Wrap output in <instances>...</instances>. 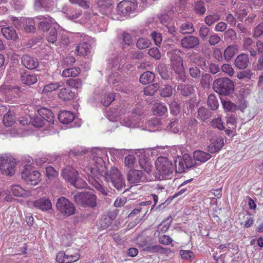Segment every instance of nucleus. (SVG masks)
<instances>
[{
	"label": "nucleus",
	"instance_id": "e2e57ef3",
	"mask_svg": "<svg viewBox=\"0 0 263 263\" xmlns=\"http://www.w3.org/2000/svg\"><path fill=\"white\" fill-rule=\"evenodd\" d=\"M221 69L223 72L228 74L229 76H232L234 74V70L232 66L229 64H223L221 66Z\"/></svg>",
	"mask_w": 263,
	"mask_h": 263
},
{
	"label": "nucleus",
	"instance_id": "58836bf2",
	"mask_svg": "<svg viewBox=\"0 0 263 263\" xmlns=\"http://www.w3.org/2000/svg\"><path fill=\"white\" fill-rule=\"evenodd\" d=\"M159 88V85L157 83L148 85L144 89V93L146 96H153Z\"/></svg>",
	"mask_w": 263,
	"mask_h": 263
},
{
	"label": "nucleus",
	"instance_id": "c85d7f7f",
	"mask_svg": "<svg viewBox=\"0 0 263 263\" xmlns=\"http://www.w3.org/2000/svg\"><path fill=\"white\" fill-rule=\"evenodd\" d=\"M179 31L182 34H191L195 32V28L192 23L186 22L181 25Z\"/></svg>",
	"mask_w": 263,
	"mask_h": 263
},
{
	"label": "nucleus",
	"instance_id": "ea45409f",
	"mask_svg": "<svg viewBox=\"0 0 263 263\" xmlns=\"http://www.w3.org/2000/svg\"><path fill=\"white\" fill-rule=\"evenodd\" d=\"M167 129L174 133H178L180 131L178 121L176 119H173L171 120L168 125L167 126Z\"/></svg>",
	"mask_w": 263,
	"mask_h": 263
},
{
	"label": "nucleus",
	"instance_id": "bb28decb",
	"mask_svg": "<svg viewBox=\"0 0 263 263\" xmlns=\"http://www.w3.org/2000/svg\"><path fill=\"white\" fill-rule=\"evenodd\" d=\"M15 114L11 111H8L3 117V123L6 127L12 126L15 122Z\"/></svg>",
	"mask_w": 263,
	"mask_h": 263
},
{
	"label": "nucleus",
	"instance_id": "ddd939ff",
	"mask_svg": "<svg viewBox=\"0 0 263 263\" xmlns=\"http://www.w3.org/2000/svg\"><path fill=\"white\" fill-rule=\"evenodd\" d=\"M34 20L40 21L38 25L39 30L46 31L49 30L50 26L54 23V20L49 15H39L34 17Z\"/></svg>",
	"mask_w": 263,
	"mask_h": 263
},
{
	"label": "nucleus",
	"instance_id": "0eeeda50",
	"mask_svg": "<svg viewBox=\"0 0 263 263\" xmlns=\"http://www.w3.org/2000/svg\"><path fill=\"white\" fill-rule=\"evenodd\" d=\"M56 206L57 210L65 216H70L75 213L76 208L73 204L65 197L59 198L56 203Z\"/></svg>",
	"mask_w": 263,
	"mask_h": 263
},
{
	"label": "nucleus",
	"instance_id": "69168bd1",
	"mask_svg": "<svg viewBox=\"0 0 263 263\" xmlns=\"http://www.w3.org/2000/svg\"><path fill=\"white\" fill-rule=\"evenodd\" d=\"M57 31L55 28L51 29L49 35L48 36V41L51 43H54L57 41Z\"/></svg>",
	"mask_w": 263,
	"mask_h": 263
},
{
	"label": "nucleus",
	"instance_id": "79ce46f5",
	"mask_svg": "<svg viewBox=\"0 0 263 263\" xmlns=\"http://www.w3.org/2000/svg\"><path fill=\"white\" fill-rule=\"evenodd\" d=\"M222 106L226 111L233 112L237 109V106L229 100H222Z\"/></svg>",
	"mask_w": 263,
	"mask_h": 263
},
{
	"label": "nucleus",
	"instance_id": "9d476101",
	"mask_svg": "<svg viewBox=\"0 0 263 263\" xmlns=\"http://www.w3.org/2000/svg\"><path fill=\"white\" fill-rule=\"evenodd\" d=\"M136 5L130 1H122L117 6V12L122 15L131 14L136 9Z\"/></svg>",
	"mask_w": 263,
	"mask_h": 263
},
{
	"label": "nucleus",
	"instance_id": "774afa93",
	"mask_svg": "<svg viewBox=\"0 0 263 263\" xmlns=\"http://www.w3.org/2000/svg\"><path fill=\"white\" fill-rule=\"evenodd\" d=\"M263 34V23L258 24L254 30V36L258 37Z\"/></svg>",
	"mask_w": 263,
	"mask_h": 263
},
{
	"label": "nucleus",
	"instance_id": "bf43d9fd",
	"mask_svg": "<svg viewBox=\"0 0 263 263\" xmlns=\"http://www.w3.org/2000/svg\"><path fill=\"white\" fill-rule=\"evenodd\" d=\"M122 36V41L125 44V45L130 46L133 44V39L128 33L126 32H123Z\"/></svg>",
	"mask_w": 263,
	"mask_h": 263
},
{
	"label": "nucleus",
	"instance_id": "49530a36",
	"mask_svg": "<svg viewBox=\"0 0 263 263\" xmlns=\"http://www.w3.org/2000/svg\"><path fill=\"white\" fill-rule=\"evenodd\" d=\"M36 20H34V17L33 18H28L27 20V23H28V24H27L24 27V30L27 32H33L35 30V27L34 26V24Z\"/></svg>",
	"mask_w": 263,
	"mask_h": 263
},
{
	"label": "nucleus",
	"instance_id": "72a5a7b5",
	"mask_svg": "<svg viewBox=\"0 0 263 263\" xmlns=\"http://www.w3.org/2000/svg\"><path fill=\"white\" fill-rule=\"evenodd\" d=\"M80 72V69L78 67L67 68L63 71L62 76L64 78H68L70 77H76L79 75Z\"/></svg>",
	"mask_w": 263,
	"mask_h": 263
},
{
	"label": "nucleus",
	"instance_id": "603ef678",
	"mask_svg": "<svg viewBox=\"0 0 263 263\" xmlns=\"http://www.w3.org/2000/svg\"><path fill=\"white\" fill-rule=\"evenodd\" d=\"M210 29L207 26L204 25H202L199 31V34L200 37L202 39L204 40L209 35Z\"/></svg>",
	"mask_w": 263,
	"mask_h": 263
},
{
	"label": "nucleus",
	"instance_id": "dca6fc26",
	"mask_svg": "<svg viewBox=\"0 0 263 263\" xmlns=\"http://www.w3.org/2000/svg\"><path fill=\"white\" fill-rule=\"evenodd\" d=\"M22 63L27 68L33 69L39 65L37 59L29 55H24L22 58Z\"/></svg>",
	"mask_w": 263,
	"mask_h": 263
},
{
	"label": "nucleus",
	"instance_id": "393cba45",
	"mask_svg": "<svg viewBox=\"0 0 263 263\" xmlns=\"http://www.w3.org/2000/svg\"><path fill=\"white\" fill-rule=\"evenodd\" d=\"M238 47L236 45L228 46L224 50V58L227 61H230L231 59L238 52Z\"/></svg>",
	"mask_w": 263,
	"mask_h": 263
},
{
	"label": "nucleus",
	"instance_id": "8fccbe9b",
	"mask_svg": "<svg viewBox=\"0 0 263 263\" xmlns=\"http://www.w3.org/2000/svg\"><path fill=\"white\" fill-rule=\"evenodd\" d=\"M158 241L160 243L166 246L172 244L173 239L167 235H162L159 236Z\"/></svg>",
	"mask_w": 263,
	"mask_h": 263
},
{
	"label": "nucleus",
	"instance_id": "f704fd0d",
	"mask_svg": "<svg viewBox=\"0 0 263 263\" xmlns=\"http://www.w3.org/2000/svg\"><path fill=\"white\" fill-rule=\"evenodd\" d=\"M197 117L202 121L209 119L212 116V112L208 109L201 107L198 110Z\"/></svg>",
	"mask_w": 263,
	"mask_h": 263
},
{
	"label": "nucleus",
	"instance_id": "473e14b6",
	"mask_svg": "<svg viewBox=\"0 0 263 263\" xmlns=\"http://www.w3.org/2000/svg\"><path fill=\"white\" fill-rule=\"evenodd\" d=\"M153 112L159 116L163 115L167 111L166 106L160 103H156L153 105L152 108Z\"/></svg>",
	"mask_w": 263,
	"mask_h": 263
},
{
	"label": "nucleus",
	"instance_id": "4468645a",
	"mask_svg": "<svg viewBox=\"0 0 263 263\" xmlns=\"http://www.w3.org/2000/svg\"><path fill=\"white\" fill-rule=\"evenodd\" d=\"M172 67L175 72L178 74V79L182 82L186 81L183 61L180 58L172 61Z\"/></svg>",
	"mask_w": 263,
	"mask_h": 263
},
{
	"label": "nucleus",
	"instance_id": "1a4fd4ad",
	"mask_svg": "<svg viewBox=\"0 0 263 263\" xmlns=\"http://www.w3.org/2000/svg\"><path fill=\"white\" fill-rule=\"evenodd\" d=\"M127 179L130 183L145 182L148 181V179L142 171L137 170H130L127 174Z\"/></svg>",
	"mask_w": 263,
	"mask_h": 263
},
{
	"label": "nucleus",
	"instance_id": "39448f33",
	"mask_svg": "<svg viewBox=\"0 0 263 263\" xmlns=\"http://www.w3.org/2000/svg\"><path fill=\"white\" fill-rule=\"evenodd\" d=\"M156 167L160 175L166 177L171 175L174 170V167L171 161L165 157L158 158L155 162Z\"/></svg>",
	"mask_w": 263,
	"mask_h": 263
},
{
	"label": "nucleus",
	"instance_id": "6ab92c4d",
	"mask_svg": "<svg viewBox=\"0 0 263 263\" xmlns=\"http://www.w3.org/2000/svg\"><path fill=\"white\" fill-rule=\"evenodd\" d=\"M58 119L63 124H68L71 122L74 119V115L69 111H61L59 114Z\"/></svg>",
	"mask_w": 263,
	"mask_h": 263
},
{
	"label": "nucleus",
	"instance_id": "f3484780",
	"mask_svg": "<svg viewBox=\"0 0 263 263\" xmlns=\"http://www.w3.org/2000/svg\"><path fill=\"white\" fill-rule=\"evenodd\" d=\"M249 61L248 55L245 53H241L236 58L235 65L239 69H244L248 66Z\"/></svg>",
	"mask_w": 263,
	"mask_h": 263
},
{
	"label": "nucleus",
	"instance_id": "3c124183",
	"mask_svg": "<svg viewBox=\"0 0 263 263\" xmlns=\"http://www.w3.org/2000/svg\"><path fill=\"white\" fill-rule=\"evenodd\" d=\"M66 83L74 88H76L77 89H79L81 88L82 85V82L80 79H70L69 80H67L66 82Z\"/></svg>",
	"mask_w": 263,
	"mask_h": 263
},
{
	"label": "nucleus",
	"instance_id": "6e6d98bb",
	"mask_svg": "<svg viewBox=\"0 0 263 263\" xmlns=\"http://www.w3.org/2000/svg\"><path fill=\"white\" fill-rule=\"evenodd\" d=\"M183 158L186 168H191L194 165V162L189 155L184 154L183 156Z\"/></svg>",
	"mask_w": 263,
	"mask_h": 263
},
{
	"label": "nucleus",
	"instance_id": "6e6552de",
	"mask_svg": "<svg viewBox=\"0 0 263 263\" xmlns=\"http://www.w3.org/2000/svg\"><path fill=\"white\" fill-rule=\"evenodd\" d=\"M15 162L12 158L0 156V172L7 176H11L14 173Z\"/></svg>",
	"mask_w": 263,
	"mask_h": 263
},
{
	"label": "nucleus",
	"instance_id": "37998d69",
	"mask_svg": "<svg viewBox=\"0 0 263 263\" xmlns=\"http://www.w3.org/2000/svg\"><path fill=\"white\" fill-rule=\"evenodd\" d=\"M151 43L149 40L146 38H140L138 40L136 45L139 49H143L148 47Z\"/></svg>",
	"mask_w": 263,
	"mask_h": 263
},
{
	"label": "nucleus",
	"instance_id": "9b49d317",
	"mask_svg": "<svg viewBox=\"0 0 263 263\" xmlns=\"http://www.w3.org/2000/svg\"><path fill=\"white\" fill-rule=\"evenodd\" d=\"M181 46L185 49H192L197 47L200 41L198 37L189 35L183 37L180 41Z\"/></svg>",
	"mask_w": 263,
	"mask_h": 263
},
{
	"label": "nucleus",
	"instance_id": "412c9836",
	"mask_svg": "<svg viewBox=\"0 0 263 263\" xmlns=\"http://www.w3.org/2000/svg\"><path fill=\"white\" fill-rule=\"evenodd\" d=\"M11 190L13 195L16 197H26L30 194L29 191L24 190L17 184L12 185Z\"/></svg>",
	"mask_w": 263,
	"mask_h": 263
},
{
	"label": "nucleus",
	"instance_id": "f03ea898",
	"mask_svg": "<svg viewBox=\"0 0 263 263\" xmlns=\"http://www.w3.org/2000/svg\"><path fill=\"white\" fill-rule=\"evenodd\" d=\"M61 175L64 180L78 189L85 188L86 182L80 178L78 172L71 166H67L62 170Z\"/></svg>",
	"mask_w": 263,
	"mask_h": 263
},
{
	"label": "nucleus",
	"instance_id": "5701e85b",
	"mask_svg": "<svg viewBox=\"0 0 263 263\" xmlns=\"http://www.w3.org/2000/svg\"><path fill=\"white\" fill-rule=\"evenodd\" d=\"M90 52V46L89 43L83 42L78 45L75 53L80 55H87Z\"/></svg>",
	"mask_w": 263,
	"mask_h": 263
},
{
	"label": "nucleus",
	"instance_id": "864d4df0",
	"mask_svg": "<svg viewBox=\"0 0 263 263\" xmlns=\"http://www.w3.org/2000/svg\"><path fill=\"white\" fill-rule=\"evenodd\" d=\"M148 53L150 57L156 60H159L161 57L159 50L156 47L151 48L149 50Z\"/></svg>",
	"mask_w": 263,
	"mask_h": 263
},
{
	"label": "nucleus",
	"instance_id": "4c0bfd02",
	"mask_svg": "<svg viewBox=\"0 0 263 263\" xmlns=\"http://www.w3.org/2000/svg\"><path fill=\"white\" fill-rule=\"evenodd\" d=\"M207 103L209 107L213 110H216L219 106V103L216 97L212 94L209 96Z\"/></svg>",
	"mask_w": 263,
	"mask_h": 263
},
{
	"label": "nucleus",
	"instance_id": "a211bd4d",
	"mask_svg": "<svg viewBox=\"0 0 263 263\" xmlns=\"http://www.w3.org/2000/svg\"><path fill=\"white\" fill-rule=\"evenodd\" d=\"M1 32L3 36L9 40L15 41L18 37L16 30L10 26L2 28L1 29Z\"/></svg>",
	"mask_w": 263,
	"mask_h": 263
},
{
	"label": "nucleus",
	"instance_id": "f257e3e1",
	"mask_svg": "<svg viewBox=\"0 0 263 263\" xmlns=\"http://www.w3.org/2000/svg\"><path fill=\"white\" fill-rule=\"evenodd\" d=\"M92 162L93 167H88L87 169L90 172L88 175L92 178L89 179V182L92 185L103 195H106L107 192L104 187L96 180L99 179L100 176H103L106 181L110 182L112 185L118 190H121L124 185V180L122 175L116 167H111L110 172L107 171L103 157L93 156Z\"/></svg>",
	"mask_w": 263,
	"mask_h": 263
},
{
	"label": "nucleus",
	"instance_id": "423d86ee",
	"mask_svg": "<svg viewBox=\"0 0 263 263\" xmlns=\"http://www.w3.org/2000/svg\"><path fill=\"white\" fill-rule=\"evenodd\" d=\"M40 173L32 170L31 165H26L21 173V178L27 184L35 185L40 181Z\"/></svg>",
	"mask_w": 263,
	"mask_h": 263
},
{
	"label": "nucleus",
	"instance_id": "c756f323",
	"mask_svg": "<svg viewBox=\"0 0 263 263\" xmlns=\"http://www.w3.org/2000/svg\"><path fill=\"white\" fill-rule=\"evenodd\" d=\"M177 89L180 92L182 95L187 97L194 92V88L191 85H183L180 84L178 85Z\"/></svg>",
	"mask_w": 263,
	"mask_h": 263
},
{
	"label": "nucleus",
	"instance_id": "2f4dec72",
	"mask_svg": "<svg viewBox=\"0 0 263 263\" xmlns=\"http://www.w3.org/2000/svg\"><path fill=\"white\" fill-rule=\"evenodd\" d=\"M97 6L99 8V11L102 13H104L110 10L111 0H98Z\"/></svg>",
	"mask_w": 263,
	"mask_h": 263
},
{
	"label": "nucleus",
	"instance_id": "7ed1b4c3",
	"mask_svg": "<svg viewBox=\"0 0 263 263\" xmlns=\"http://www.w3.org/2000/svg\"><path fill=\"white\" fill-rule=\"evenodd\" d=\"M213 87L219 95L227 96L233 92L234 85L233 81L229 78H222L214 82Z\"/></svg>",
	"mask_w": 263,
	"mask_h": 263
},
{
	"label": "nucleus",
	"instance_id": "de8ad7c7",
	"mask_svg": "<svg viewBox=\"0 0 263 263\" xmlns=\"http://www.w3.org/2000/svg\"><path fill=\"white\" fill-rule=\"evenodd\" d=\"M180 255L182 259L191 261L193 259L194 257V253L190 250H181Z\"/></svg>",
	"mask_w": 263,
	"mask_h": 263
},
{
	"label": "nucleus",
	"instance_id": "338daca9",
	"mask_svg": "<svg viewBox=\"0 0 263 263\" xmlns=\"http://www.w3.org/2000/svg\"><path fill=\"white\" fill-rule=\"evenodd\" d=\"M56 260L59 263H67L66 253L64 252H59L57 253Z\"/></svg>",
	"mask_w": 263,
	"mask_h": 263
},
{
	"label": "nucleus",
	"instance_id": "2eb2a0df",
	"mask_svg": "<svg viewBox=\"0 0 263 263\" xmlns=\"http://www.w3.org/2000/svg\"><path fill=\"white\" fill-rule=\"evenodd\" d=\"M33 205L35 208L44 212L48 211L52 209V203L50 200L45 197L33 201Z\"/></svg>",
	"mask_w": 263,
	"mask_h": 263
},
{
	"label": "nucleus",
	"instance_id": "09e8293b",
	"mask_svg": "<svg viewBox=\"0 0 263 263\" xmlns=\"http://www.w3.org/2000/svg\"><path fill=\"white\" fill-rule=\"evenodd\" d=\"M115 96L114 93L105 94L102 101L103 105L106 107L108 106L110 103L115 100Z\"/></svg>",
	"mask_w": 263,
	"mask_h": 263
},
{
	"label": "nucleus",
	"instance_id": "f8f14e48",
	"mask_svg": "<svg viewBox=\"0 0 263 263\" xmlns=\"http://www.w3.org/2000/svg\"><path fill=\"white\" fill-rule=\"evenodd\" d=\"M143 248L144 251L150 253H160L162 254H166L171 252L170 249L168 248H163L158 245H153L152 243L146 240L143 242V245H140Z\"/></svg>",
	"mask_w": 263,
	"mask_h": 263
},
{
	"label": "nucleus",
	"instance_id": "0e129e2a",
	"mask_svg": "<svg viewBox=\"0 0 263 263\" xmlns=\"http://www.w3.org/2000/svg\"><path fill=\"white\" fill-rule=\"evenodd\" d=\"M221 40L220 37L216 33L211 35L209 38V43L211 46L218 44Z\"/></svg>",
	"mask_w": 263,
	"mask_h": 263
},
{
	"label": "nucleus",
	"instance_id": "13d9d810",
	"mask_svg": "<svg viewBox=\"0 0 263 263\" xmlns=\"http://www.w3.org/2000/svg\"><path fill=\"white\" fill-rule=\"evenodd\" d=\"M211 125L212 126L217 128L220 130H222L224 128V126H223V123L222 122L220 118H217L213 120L211 122Z\"/></svg>",
	"mask_w": 263,
	"mask_h": 263
},
{
	"label": "nucleus",
	"instance_id": "052dcab7",
	"mask_svg": "<svg viewBox=\"0 0 263 263\" xmlns=\"http://www.w3.org/2000/svg\"><path fill=\"white\" fill-rule=\"evenodd\" d=\"M124 162L126 166L129 168L133 167L135 162V156L133 155H128L125 158Z\"/></svg>",
	"mask_w": 263,
	"mask_h": 263
},
{
	"label": "nucleus",
	"instance_id": "b1692460",
	"mask_svg": "<svg viewBox=\"0 0 263 263\" xmlns=\"http://www.w3.org/2000/svg\"><path fill=\"white\" fill-rule=\"evenodd\" d=\"M223 145V139L221 137L217 138L216 140L211 143L208 146L210 153H214L219 151Z\"/></svg>",
	"mask_w": 263,
	"mask_h": 263
},
{
	"label": "nucleus",
	"instance_id": "cd10ccee",
	"mask_svg": "<svg viewBox=\"0 0 263 263\" xmlns=\"http://www.w3.org/2000/svg\"><path fill=\"white\" fill-rule=\"evenodd\" d=\"M193 157L197 161L205 162L211 158V155L209 153L198 150L194 152Z\"/></svg>",
	"mask_w": 263,
	"mask_h": 263
},
{
	"label": "nucleus",
	"instance_id": "20e7f679",
	"mask_svg": "<svg viewBox=\"0 0 263 263\" xmlns=\"http://www.w3.org/2000/svg\"><path fill=\"white\" fill-rule=\"evenodd\" d=\"M74 201L83 207L94 208L97 206V197L89 192H84L74 195Z\"/></svg>",
	"mask_w": 263,
	"mask_h": 263
},
{
	"label": "nucleus",
	"instance_id": "a19ab883",
	"mask_svg": "<svg viewBox=\"0 0 263 263\" xmlns=\"http://www.w3.org/2000/svg\"><path fill=\"white\" fill-rule=\"evenodd\" d=\"M220 20V15L218 13L207 15L204 20L205 23L209 26H211L216 22Z\"/></svg>",
	"mask_w": 263,
	"mask_h": 263
},
{
	"label": "nucleus",
	"instance_id": "c9c22d12",
	"mask_svg": "<svg viewBox=\"0 0 263 263\" xmlns=\"http://www.w3.org/2000/svg\"><path fill=\"white\" fill-rule=\"evenodd\" d=\"M175 166L176 172L178 173H181L184 172L186 168L183 157H178L175 161Z\"/></svg>",
	"mask_w": 263,
	"mask_h": 263
},
{
	"label": "nucleus",
	"instance_id": "7c9ffc66",
	"mask_svg": "<svg viewBox=\"0 0 263 263\" xmlns=\"http://www.w3.org/2000/svg\"><path fill=\"white\" fill-rule=\"evenodd\" d=\"M154 79V74L149 71H147L146 72H144L141 75L139 79V81L140 83L144 85H145L151 82H152Z\"/></svg>",
	"mask_w": 263,
	"mask_h": 263
},
{
	"label": "nucleus",
	"instance_id": "a18cd8bd",
	"mask_svg": "<svg viewBox=\"0 0 263 263\" xmlns=\"http://www.w3.org/2000/svg\"><path fill=\"white\" fill-rule=\"evenodd\" d=\"M112 220L109 216H104L100 220L99 223L102 229L108 228L112 223Z\"/></svg>",
	"mask_w": 263,
	"mask_h": 263
},
{
	"label": "nucleus",
	"instance_id": "680f3d73",
	"mask_svg": "<svg viewBox=\"0 0 263 263\" xmlns=\"http://www.w3.org/2000/svg\"><path fill=\"white\" fill-rule=\"evenodd\" d=\"M151 36L157 46L160 45L162 41V36L161 33H158L157 32H153L151 34Z\"/></svg>",
	"mask_w": 263,
	"mask_h": 263
},
{
	"label": "nucleus",
	"instance_id": "c03bdc74",
	"mask_svg": "<svg viewBox=\"0 0 263 263\" xmlns=\"http://www.w3.org/2000/svg\"><path fill=\"white\" fill-rule=\"evenodd\" d=\"M194 11L196 13L203 14L206 11V8L204 4L202 1H198L195 3Z\"/></svg>",
	"mask_w": 263,
	"mask_h": 263
},
{
	"label": "nucleus",
	"instance_id": "aec40b11",
	"mask_svg": "<svg viewBox=\"0 0 263 263\" xmlns=\"http://www.w3.org/2000/svg\"><path fill=\"white\" fill-rule=\"evenodd\" d=\"M58 97L64 101H69L74 97V93L69 87L63 88L58 92Z\"/></svg>",
	"mask_w": 263,
	"mask_h": 263
},
{
	"label": "nucleus",
	"instance_id": "4be33fe9",
	"mask_svg": "<svg viewBox=\"0 0 263 263\" xmlns=\"http://www.w3.org/2000/svg\"><path fill=\"white\" fill-rule=\"evenodd\" d=\"M38 113L43 120H45L50 123H53L54 117L51 110L43 108L39 109Z\"/></svg>",
	"mask_w": 263,
	"mask_h": 263
},
{
	"label": "nucleus",
	"instance_id": "5fc2aeb1",
	"mask_svg": "<svg viewBox=\"0 0 263 263\" xmlns=\"http://www.w3.org/2000/svg\"><path fill=\"white\" fill-rule=\"evenodd\" d=\"M189 72L190 76L194 78H199L201 75V71L200 69L195 66H191L189 68Z\"/></svg>",
	"mask_w": 263,
	"mask_h": 263
},
{
	"label": "nucleus",
	"instance_id": "e433bc0d",
	"mask_svg": "<svg viewBox=\"0 0 263 263\" xmlns=\"http://www.w3.org/2000/svg\"><path fill=\"white\" fill-rule=\"evenodd\" d=\"M63 85L64 83L62 82L51 83L45 85L43 91L45 92H51L58 89L60 87H63Z\"/></svg>",
	"mask_w": 263,
	"mask_h": 263
},
{
	"label": "nucleus",
	"instance_id": "4d7b16f0",
	"mask_svg": "<svg viewBox=\"0 0 263 263\" xmlns=\"http://www.w3.org/2000/svg\"><path fill=\"white\" fill-rule=\"evenodd\" d=\"M173 93L172 87L169 85H165L161 90V95L163 97H169Z\"/></svg>",
	"mask_w": 263,
	"mask_h": 263
},
{
	"label": "nucleus",
	"instance_id": "a878e982",
	"mask_svg": "<svg viewBox=\"0 0 263 263\" xmlns=\"http://www.w3.org/2000/svg\"><path fill=\"white\" fill-rule=\"evenodd\" d=\"M36 75L28 72L24 73L21 76L22 82L27 85H32L37 82Z\"/></svg>",
	"mask_w": 263,
	"mask_h": 263
}]
</instances>
